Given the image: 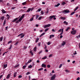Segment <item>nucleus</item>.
<instances>
[{
  "label": "nucleus",
  "mask_w": 80,
  "mask_h": 80,
  "mask_svg": "<svg viewBox=\"0 0 80 80\" xmlns=\"http://www.w3.org/2000/svg\"><path fill=\"white\" fill-rule=\"evenodd\" d=\"M60 5V4L59 3H58L57 5H54V7H58V6H59V5Z\"/></svg>",
  "instance_id": "nucleus-12"
},
{
  "label": "nucleus",
  "mask_w": 80,
  "mask_h": 80,
  "mask_svg": "<svg viewBox=\"0 0 80 80\" xmlns=\"http://www.w3.org/2000/svg\"><path fill=\"white\" fill-rule=\"evenodd\" d=\"M22 75H19L18 77V78H22Z\"/></svg>",
  "instance_id": "nucleus-48"
},
{
  "label": "nucleus",
  "mask_w": 80,
  "mask_h": 80,
  "mask_svg": "<svg viewBox=\"0 0 80 80\" xmlns=\"http://www.w3.org/2000/svg\"><path fill=\"white\" fill-rule=\"evenodd\" d=\"M11 74H9L8 75L7 77H6V78L7 79H9L10 78V75Z\"/></svg>",
  "instance_id": "nucleus-7"
},
{
  "label": "nucleus",
  "mask_w": 80,
  "mask_h": 80,
  "mask_svg": "<svg viewBox=\"0 0 80 80\" xmlns=\"http://www.w3.org/2000/svg\"><path fill=\"white\" fill-rule=\"evenodd\" d=\"M26 4H27V2H23L22 3V5H26Z\"/></svg>",
  "instance_id": "nucleus-27"
},
{
  "label": "nucleus",
  "mask_w": 80,
  "mask_h": 80,
  "mask_svg": "<svg viewBox=\"0 0 80 80\" xmlns=\"http://www.w3.org/2000/svg\"><path fill=\"white\" fill-rule=\"evenodd\" d=\"M34 8H31V11H32V10H33V9H34Z\"/></svg>",
  "instance_id": "nucleus-62"
},
{
  "label": "nucleus",
  "mask_w": 80,
  "mask_h": 80,
  "mask_svg": "<svg viewBox=\"0 0 80 80\" xmlns=\"http://www.w3.org/2000/svg\"><path fill=\"white\" fill-rule=\"evenodd\" d=\"M1 20H4V18H5V17L4 16H1Z\"/></svg>",
  "instance_id": "nucleus-11"
},
{
  "label": "nucleus",
  "mask_w": 80,
  "mask_h": 80,
  "mask_svg": "<svg viewBox=\"0 0 80 80\" xmlns=\"http://www.w3.org/2000/svg\"><path fill=\"white\" fill-rule=\"evenodd\" d=\"M39 40V38H37L35 40V42L37 43V42H38V41Z\"/></svg>",
  "instance_id": "nucleus-25"
},
{
  "label": "nucleus",
  "mask_w": 80,
  "mask_h": 80,
  "mask_svg": "<svg viewBox=\"0 0 80 80\" xmlns=\"http://www.w3.org/2000/svg\"><path fill=\"white\" fill-rule=\"evenodd\" d=\"M42 67H44V68H46L47 67V66H46V64H42L41 66Z\"/></svg>",
  "instance_id": "nucleus-9"
},
{
  "label": "nucleus",
  "mask_w": 80,
  "mask_h": 80,
  "mask_svg": "<svg viewBox=\"0 0 80 80\" xmlns=\"http://www.w3.org/2000/svg\"><path fill=\"white\" fill-rule=\"evenodd\" d=\"M20 16L19 17L17 18H16L14 19L12 21V22H16V21H17V20H18V19H19V18H20Z\"/></svg>",
  "instance_id": "nucleus-2"
},
{
  "label": "nucleus",
  "mask_w": 80,
  "mask_h": 80,
  "mask_svg": "<svg viewBox=\"0 0 80 80\" xmlns=\"http://www.w3.org/2000/svg\"><path fill=\"white\" fill-rule=\"evenodd\" d=\"M39 17V15H37V16H36V19H37Z\"/></svg>",
  "instance_id": "nucleus-50"
},
{
  "label": "nucleus",
  "mask_w": 80,
  "mask_h": 80,
  "mask_svg": "<svg viewBox=\"0 0 80 80\" xmlns=\"http://www.w3.org/2000/svg\"><path fill=\"white\" fill-rule=\"evenodd\" d=\"M33 66H32V65H30L28 67V68H32Z\"/></svg>",
  "instance_id": "nucleus-24"
},
{
  "label": "nucleus",
  "mask_w": 80,
  "mask_h": 80,
  "mask_svg": "<svg viewBox=\"0 0 80 80\" xmlns=\"http://www.w3.org/2000/svg\"><path fill=\"white\" fill-rule=\"evenodd\" d=\"M42 18V17H40L39 18L38 20H41V18Z\"/></svg>",
  "instance_id": "nucleus-57"
},
{
  "label": "nucleus",
  "mask_w": 80,
  "mask_h": 80,
  "mask_svg": "<svg viewBox=\"0 0 80 80\" xmlns=\"http://www.w3.org/2000/svg\"><path fill=\"white\" fill-rule=\"evenodd\" d=\"M15 8V7H12V8H11V9H12V10H14V9Z\"/></svg>",
  "instance_id": "nucleus-54"
},
{
  "label": "nucleus",
  "mask_w": 80,
  "mask_h": 80,
  "mask_svg": "<svg viewBox=\"0 0 80 80\" xmlns=\"http://www.w3.org/2000/svg\"><path fill=\"white\" fill-rule=\"evenodd\" d=\"M41 8L38 9L37 11H36V12H40L41 11Z\"/></svg>",
  "instance_id": "nucleus-37"
},
{
  "label": "nucleus",
  "mask_w": 80,
  "mask_h": 80,
  "mask_svg": "<svg viewBox=\"0 0 80 80\" xmlns=\"http://www.w3.org/2000/svg\"><path fill=\"white\" fill-rule=\"evenodd\" d=\"M41 45V42H40L39 43H38V45L39 47H40V45Z\"/></svg>",
  "instance_id": "nucleus-53"
},
{
  "label": "nucleus",
  "mask_w": 80,
  "mask_h": 80,
  "mask_svg": "<svg viewBox=\"0 0 80 80\" xmlns=\"http://www.w3.org/2000/svg\"><path fill=\"white\" fill-rule=\"evenodd\" d=\"M4 68H6V67H7V64H4Z\"/></svg>",
  "instance_id": "nucleus-38"
},
{
  "label": "nucleus",
  "mask_w": 80,
  "mask_h": 80,
  "mask_svg": "<svg viewBox=\"0 0 80 80\" xmlns=\"http://www.w3.org/2000/svg\"><path fill=\"white\" fill-rule=\"evenodd\" d=\"M2 12L3 13H6V11L3 9H2Z\"/></svg>",
  "instance_id": "nucleus-16"
},
{
  "label": "nucleus",
  "mask_w": 80,
  "mask_h": 80,
  "mask_svg": "<svg viewBox=\"0 0 80 80\" xmlns=\"http://www.w3.org/2000/svg\"><path fill=\"white\" fill-rule=\"evenodd\" d=\"M47 56H44V58H42V59H47Z\"/></svg>",
  "instance_id": "nucleus-39"
},
{
  "label": "nucleus",
  "mask_w": 80,
  "mask_h": 80,
  "mask_svg": "<svg viewBox=\"0 0 80 80\" xmlns=\"http://www.w3.org/2000/svg\"><path fill=\"white\" fill-rule=\"evenodd\" d=\"M45 33H42L39 36V37H42V36H43V35H45Z\"/></svg>",
  "instance_id": "nucleus-20"
},
{
  "label": "nucleus",
  "mask_w": 80,
  "mask_h": 80,
  "mask_svg": "<svg viewBox=\"0 0 80 80\" xmlns=\"http://www.w3.org/2000/svg\"><path fill=\"white\" fill-rule=\"evenodd\" d=\"M33 50L34 52H36L37 50V47H35V48H34L33 49Z\"/></svg>",
  "instance_id": "nucleus-32"
},
{
  "label": "nucleus",
  "mask_w": 80,
  "mask_h": 80,
  "mask_svg": "<svg viewBox=\"0 0 80 80\" xmlns=\"http://www.w3.org/2000/svg\"><path fill=\"white\" fill-rule=\"evenodd\" d=\"M66 44V42L65 41H62V43L61 44V45H62V46H63H63H64Z\"/></svg>",
  "instance_id": "nucleus-8"
},
{
  "label": "nucleus",
  "mask_w": 80,
  "mask_h": 80,
  "mask_svg": "<svg viewBox=\"0 0 80 80\" xmlns=\"http://www.w3.org/2000/svg\"><path fill=\"white\" fill-rule=\"evenodd\" d=\"M60 18L62 20H65V18H66L65 17H61Z\"/></svg>",
  "instance_id": "nucleus-26"
},
{
  "label": "nucleus",
  "mask_w": 80,
  "mask_h": 80,
  "mask_svg": "<svg viewBox=\"0 0 80 80\" xmlns=\"http://www.w3.org/2000/svg\"><path fill=\"white\" fill-rule=\"evenodd\" d=\"M76 33L77 31H76V30H73L71 31V34H72V35H75V34H76Z\"/></svg>",
  "instance_id": "nucleus-1"
},
{
  "label": "nucleus",
  "mask_w": 80,
  "mask_h": 80,
  "mask_svg": "<svg viewBox=\"0 0 80 80\" xmlns=\"http://www.w3.org/2000/svg\"><path fill=\"white\" fill-rule=\"evenodd\" d=\"M32 62V60L29 59V61H28V63H30V62Z\"/></svg>",
  "instance_id": "nucleus-35"
},
{
  "label": "nucleus",
  "mask_w": 80,
  "mask_h": 80,
  "mask_svg": "<svg viewBox=\"0 0 80 80\" xmlns=\"http://www.w3.org/2000/svg\"><path fill=\"white\" fill-rule=\"evenodd\" d=\"M70 27H68V28H67L66 29V32H67V31H68V30L70 29Z\"/></svg>",
  "instance_id": "nucleus-36"
},
{
  "label": "nucleus",
  "mask_w": 80,
  "mask_h": 80,
  "mask_svg": "<svg viewBox=\"0 0 80 80\" xmlns=\"http://www.w3.org/2000/svg\"><path fill=\"white\" fill-rule=\"evenodd\" d=\"M42 50H41V51H40V52H39V54H40V53H42Z\"/></svg>",
  "instance_id": "nucleus-61"
},
{
  "label": "nucleus",
  "mask_w": 80,
  "mask_h": 80,
  "mask_svg": "<svg viewBox=\"0 0 80 80\" xmlns=\"http://www.w3.org/2000/svg\"><path fill=\"white\" fill-rule=\"evenodd\" d=\"M26 15V14H22V16H21V18H22V19L24 18V17H25V15Z\"/></svg>",
  "instance_id": "nucleus-18"
},
{
  "label": "nucleus",
  "mask_w": 80,
  "mask_h": 80,
  "mask_svg": "<svg viewBox=\"0 0 80 80\" xmlns=\"http://www.w3.org/2000/svg\"><path fill=\"white\" fill-rule=\"evenodd\" d=\"M25 36V35H22L21 36V38H23V37H24Z\"/></svg>",
  "instance_id": "nucleus-47"
},
{
  "label": "nucleus",
  "mask_w": 80,
  "mask_h": 80,
  "mask_svg": "<svg viewBox=\"0 0 80 80\" xmlns=\"http://www.w3.org/2000/svg\"><path fill=\"white\" fill-rule=\"evenodd\" d=\"M30 53L32 55V56H33V52H32V51H30Z\"/></svg>",
  "instance_id": "nucleus-22"
},
{
  "label": "nucleus",
  "mask_w": 80,
  "mask_h": 80,
  "mask_svg": "<svg viewBox=\"0 0 80 80\" xmlns=\"http://www.w3.org/2000/svg\"><path fill=\"white\" fill-rule=\"evenodd\" d=\"M12 41H8V44H9V43H12Z\"/></svg>",
  "instance_id": "nucleus-46"
},
{
  "label": "nucleus",
  "mask_w": 80,
  "mask_h": 80,
  "mask_svg": "<svg viewBox=\"0 0 80 80\" xmlns=\"http://www.w3.org/2000/svg\"><path fill=\"white\" fill-rule=\"evenodd\" d=\"M5 23H6V20H5V19L4 22L3 23L2 26H4V25H5Z\"/></svg>",
  "instance_id": "nucleus-19"
},
{
  "label": "nucleus",
  "mask_w": 80,
  "mask_h": 80,
  "mask_svg": "<svg viewBox=\"0 0 80 80\" xmlns=\"http://www.w3.org/2000/svg\"><path fill=\"white\" fill-rule=\"evenodd\" d=\"M63 23L64 24H66V25H68V22H67L66 21H64Z\"/></svg>",
  "instance_id": "nucleus-29"
},
{
  "label": "nucleus",
  "mask_w": 80,
  "mask_h": 80,
  "mask_svg": "<svg viewBox=\"0 0 80 80\" xmlns=\"http://www.w3.org/2000/svg\"><path fill=\"white\" fill-rule=\"evenodd\" d=\"M47 67H48V68H50V65H48L47 66Z\"/></svg>",
  "instance_id": "nucleus-52"
},
{
  "label": "nucleus",
  "mask_w": 80,
  "mask_h": 80,
  "mask_svg": "<svg viewBox=\"0 0 80 80\" xmlns=\"http://www.w3.org/2000/svg\"><path fill=\"white\" fill-rule=\"evenodd\" d=\"M13 76L14 78H15L16 77V76H17V72H15L13 74Z\"/></svg>",
  "instance_id": "nucleus-10"
},
{
  "label": "nucleus",
  "mask_w": 80,
  "mask_h": 80,
  "mask_svg": "<svg viewBox=\"0 0 80 80\" xmlns=\"http://www.w3.org/2000/svg\"><path fill=\"white\" fill-rule=\"evenodd\" d=\"M75 12H72V13H71V15H73L74 13H75Z\"/></svg>",
  "instance_id": "nucleus-43"
},
{
  "label": "nucleus",
  "mask_w": 80,
  "mask_h": 80,
  "mask_svg": "<svg viewBox=\"0 0 80 80\" xmlns=\"http://www.w3.org/2000/svg\"><path fill=\"white\" fill-rule=\"evenodd\" d=\"M3 40V37H1L0 38V41L2 42Z\"/></svg>",
  "instance_id": "nucleus-30"
},
{
  "label": "nucleus",
  "mask_w": 80,
  "mask_h": 80,
  "mask_svg": "<svg viewBox=\"0 0 80 80\" xmlns=\"http://www.w3.org/2000/svg\"><path fill=\"white\" fill-rule=\"evenodd\" d=\"M48 29H49V28H48L47 29H45L44 31H45V32H47V31H48Z\"/></svg>",
  "instance_id": "nucleus-34"
},
{
  "label": "nucleus",
  "mask_w": 80,
  "mask_h": 80,
  "mask_svg": "<svg viewBox=\"0 0 80 80\" xmlns=\"http://www.w3.org/2000/svg\"><path fill=\"white\" fill-rule=\"evenodd\" d=\"M56 16L55 15H53L52 16H50L49 18V20H52L53 18H54V17H55Z\"/></svg>",
  "instance_id": "nucleus-3"
},
{
  "label": "nucleus",
  "mask_w": 80,
  "mask_h": 80,
  "mask_svg": "<svg viewBox=\"0 0 80 80\" xmlns=\"http://www.w3.org/2000/svg\"><path fill=\"white\" fill-rule=\"evenodd\" d=\"M22 19H23V18H22L21 17L20 18L18 19V20L19 21V22H21V21H22Z\"/></svg>",
  "instance_id": "nucleus-21"
},
{
  "label": "nucleus",
  "mask_w": 80,
  "mask_h": 80,
  "mask_svg": "<svg viewBox=\"0 0 80 80\" xmlns=\"http://www.w3.org/2000/svg\"><path fill=\"white\" fill-rule=\"evenodd\" d=\"M65 71L66 72H69V71H68V70H66Z\"/></svg>",
  "instance_id": "nucleus-63"
},
{
  "label": "nucleus",
  "mask_w": 80,
  "mask_h": 80,
  "mask_svg": "<svg viewBox=\"0 0 80 80\" xmlns=\"http://www.w3.org/2000/svg\"><path fill=\"white\" fill-rule=\"evenodd\" d=\"M76 38H80V35H79L78 36L76 37Z\"/></svg>",
  "instance_id": "nucleus-51"
},
{
  "label": "nucleus",
  "mask_w": 80,
  "mask_h": 80,
  "mask_svg": "<svg viewBox=\"0 0 80 80\" xmlns=\"http://www.w3.org/2000/svg\"><path fill=\"white\" fill-rule=\"evenodd\" d=\"M52 54H51L49 56V58H50L51 57H52Z\"/></svg>",
  "instance_id": "nucleus-59"
},
{
  "label": "nucleus",
  "mask_w": 80,
  "mask_h": 80,
  "mask_svg": "<svg viewBox=\"0 0 80 80\" xmlns=\"http://www.w3.org/2000/svg\"><path fill=\"white\" fill-rule=\"evenodd\" d=\"M62 5H64L66 4V3H65V2H62Z\"/></svg>",
  "instance_id": "nucleus-33"
},
{
  "label": "nucleus",
  "mask_w": 80,
  "mask_h": 80,
  "mask_svg": "<svg viewBox=\"0 0 80 80\" xmlns=\"http://www.w3.org/2000/svg\"><path fill=\"white\" fill-rule=\"evenodd\" d=\"M23 33H21L19 34L18 36V37H20V36H22V35H23Z\"/></svg>",
  "instance_id": "nucleus-28"
},
{
  "label": "nucleus",
  "mask_w": 80,
  "mask_h": 80,
  "mask_svg": "<svg viewBox=\"0 0 80 80\" xmlns=\"http://www.w3.org/2000/svg\"><path fill=\"white\" fill-rule=\"evenodd\" d=\"M43 70V68H41L39 69H38V71H41V70Z\"/></svg>",
  "instance_id": "nucleus-31"
},
{
  "label": "nucleus",
  "mask_w": 80,
  "mask_h": 80,
  "mask_svg": "<svg viewBox=\"0 0 80 80\" xmlns=\"http://www.w3.org/2000/svg\"><path fill=\"white\" fill-rule=\"evenodd\" d=\"M41 13L42 15H43V14H44V12H43V11H42L41 12Z\"/></svg>",
  "instance_id": "nucleus-42"
},
{
  "label": "nucleus",
  "mask_w": 80,
  "mask_h": 80,
  "mask_svg": "<svg viewBox=\"0 0 80 80\" xmlns=\"http://www.w3.org/2000/svg\"><path fill=\"white\" fill-rule=\"evenodd\" d=\"M76 80H80V77H78L77 79Z\"/></svg>",
  "instance_id": "nucleus-64"
},
{
  "label": "nucleus",
  "mask_w": 80,
  "mask_h": 80,
  "mask_svg": "<svg viewBox=\"0 0 80 80\" xmlns=\"http://www.w3.org/2000/svg\"><path fill=\"white\" fill-rule=\"evenodd\" d=\"M62 65H62V64H60V65H59V68H61V67H62Z\"/></svg>",
  "instance_id": "nucleus-44"
},
{
  "label": "nucleus",
  "mask_w": 80,
  "mask_h": 80,
  "mask_svg": "<svg viewBox=\"0 0 80 80\" xmlns=\"http://www.w3.org/2000/svg\"><path fill=\"white\" fill-rule=\"evenodd\" d=\"M58 32H62V29H60L58 31Z\"/></svg>",
  "instance_id": "nucleus-60"
},
{
  "label": "nucleus",
  "mask_w": 80,
  "mask_h": 80,
  "mask_svg": "<svg viewBox=\"0 0 80 80\" xmlns=\"http://www.w3.org/2000/svg\"><path fill=\"white\" fill-rule=\"evenodd\" d=\"M18 42H17L15 44V45H16V46H17V45H18Z\"/></svg>",
  "instance_id": "nucleus-45"
},
{
  "label": "nucleus",
  "mask_w": 80,
  "mask_h": 80,
  "mask_svg": "<svg viewBox=\"0 0 80 80\" xmlns=\"http://www.w3.org/2000/svg\"><path fill=\"white\" fill-rule=\"evenodd\" d=\"M20 65L19 64H17L15 65V66L14 67V68H18V67H19Z\"/></svg>",
  "instance_id": "nucleus-13"
},
{
  "label": "nucleus",
  "mask_w": 80,
  "mask_h": 80,
  "mask_svg": "<svg viewBox=\"0 0 80 80\" xmlns=\"http://www.w3.org/2000/svg\"><path fill=\"white\" fill-rule=\"evenodd\" d=\"M56 77V75L55 74H54L52 76L51 79L54 80V79H55Z\"/></svg>",
  "instance_id": "nucleus-4"
},
{
  "label": "nucleus",
  "mask_w": 80,
  "mask_h": 80,
  "mask_svg": "<svg viewBox=\"0 0 80 80\" xmlns=\"http://www.w3.org/2000/svg\"><path fill=\"white\" fill-rule=\"evenodd\" d=\"M30 74V72H28L26 73V75H29V74Z\"/></svg>",
  "instance_id": "nucleus-49"
},
{
  "label": "nucleus",
  "mask_w": 80,
  "mask_h": 80,
  "mask_svg": "<svg viewBox=\"0 0 80 80\" xmlns=\"http://www.w3.org/2000/svg\"><path fill=\"white\" fill-rule=\"evenodd\" d=\"M26 67H27V66L25 65V66H23L22 67V68L23 69H25V68Z\"/></svg>",
  "instance_id": "nucleus-41"
},
{
  "label": "nucleus",
  "mask_w": 80,
  "mask_h": 80,
  "mask_svg": "<svg viewBox=\"0 0 80 80\" xmlns=\"http://www.w3.org/2000/svg\"><path fill=\"white\" fill-rule=\"evenodd\" d=\"M30 10H31V8H29L28 9L27 11V12H30Z\"/></svg>",
  "instance_id": "nucleus-23"
},
{
  "label": "nucleus",
  "mask_w": 80,
  "mask_h": 80,
  "mask_svg": "<svg viewBox=\"0 0 80 80\" xmlns=\"http://www.w3.org/2000/svg\"><path fill=\"white\" fill-rule=\"evenodd\" d=\"M51 25L50 24H49L48 25H45L44 26V28H46L47 27H50Z\"/></svg>",
  "instance_id": "nucleus-5"
},
{
  "label": "nucleus",
  "mask_w": 80,
  "mask_h": 80,
  "mask_svg": "<svg viewBox=\"0 0 80 80\" xmlns=\"http://www.w3.org/2000/svg\"><path fill=\"white\" fill-rule=\"evenodd\" d=\"M52 31L53 32H55V30H54V29H52Z\"/></svg>",
  "instance_id": "nucleus-58"
},
{
  "label": "nucleus",
  "mask_w": 80,
  "mask_h": 80,
  "mask_svg": "<svg viewBox=\"0 0 80 80\" xmlns=\"http://www.w3.org/2000/svg\"><path fill=\"white\" fill-rule=\"evenodd\" d=\"M33 20V18H31L30 19V21H32Z\"/></svg>",
  "instance_id": "nucleus-56"
},
{
  "label": "nucleus",
  "mask_w": 80,
  "mask_h": 80,
  "mask_svg": "<svg viewBox=\"0 0 80 80\" xmlns=\"http://www.w3.org/2000/svg\"><path fill=\"white\" fill-rule=\"evenodd\" d=\"M27 46H24L23 47V50H26V49H27Z\"/></svg>",
  "instance_id": "nucleus-15"
},
{
  "label": "nucleus",
  "mask_w": 80,
  "mask_h": 80,
  "mask_svg": "<svg viewBox=\"0 0 80 80\" xmlns=\"http://www.w3.org/2000/svg\"><path fill=\"white\" fill-rule=\"evenodd\" d=\"M61 30H62V32L60 34V35H62L63 34V29H62Z\"/></svg>",
  "instance_id": "nucleus-17"
},
{
  "label": "nucleus",
  "mask_w": 80,
  "mask_h": 80,
  "mask_svg": "<svg viewBox=\"0 0 80 80\" xmlns=\"http://www.w3.org/2000/svg\"><path fill=\"white\" fill-rule=\"evenodd\" d=\"M12 48V45H11L10 47L9 48V50H10V49H11Z\"/></svg>",
  "instance_id": "nucleus-40"
},
{
  "label": "nucleus",
  "mask_w": 80,
  "mask_h": 80,
  "mask_svg": "<svg viewBox=\"0 0 80 80\" xmlns=\"http://www.w3.org/2000/svg\"><path fill=\"white\" fill-rule=\"evenodd\" d=\"M63 13H69L70 11L69 10H65L63 11Z\"/></svg>",
  "instance_id": "nucleus-6"
},
{
  "label": "nucleus",
  "mask_w": 80,
  "mask_h": 80,
  "mask_svg": "<svg viewBox=\"0 0 80 80\" xmlns=\"http://www.w3.org/2000/svg\"><path fill=\"white\" fill-rule=\"evenodd\" d=\"M19 22V21H18V20L16 21V23H18Z\"/></svg>",
  "instance_id": "nucleus-55"
},
{
  "label": "nucleus",
  "mask_w": 80,
  "mask_h": 80,
  "mask_svg": "<svg viewBox=\"0 0 80 80\" xmlns=\"http://www.w3.org/2000/svg\"><path fill=\"white\" fill-rule=\"evenodd\" d=\"M55 37V36L53 34L50 35L49 38L51 39V38H52V37Z\"/></svg>",
  "instance_id": "nucleus-14"
}]
</instances>
